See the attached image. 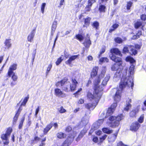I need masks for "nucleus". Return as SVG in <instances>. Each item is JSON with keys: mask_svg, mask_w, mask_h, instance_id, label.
I'll return each instance as SVG.
<instances>
[{"mask_svg": "<svg viewBox=\"0 0 146 146\" xmlns=\"http://www.w3.org/2000/svg\"><path fill=\"white\" fill-rule=\"evenodd\" d=\"M72 84L70 86V89L71 91H74L75 89L78 84L77 82L75 79H72Z\"/></svg>", "mask_w": 146, "mask_h": 146, "instance_id": "dca6fc26", "label": "nucleus"}, {"mask_svg": "<svg viewBox=\"0 0 146 146\" xmlns=\"http://www.w3.org/2000/svg\"><path fill=\"white\" fill-rule=\"evenodd\" d=\"M132 5V3L129 1L127 3V10H129L130 9Z\"/></svg>", "mask_w": 146, "mask_h": 146, "instance_id": "c03bdc74", "label": "nucleus"}, {"mask_svg": "<svg viewBox=\"0 0 146 146\" xmlns=\"http://www.w3.org/2000/svg\"><path fill=\"white\" fill-rule=\"evenodd\" d=\"M123 52L124 53L128 52V48L126 46L124 47L123 49Z\"/></svg>", "mask_w": 146, "mask_h": 146, "instance_id": "13d9d810", "label": "nucleus"}, {"mask_svg": "<svg viewBox=\"0 0 146 146\" xmlns=\"http://www.w3.org/2000/svg\"><path fill=\"white\" fill-rule=\"evenodd\" d=\"M29 97H26L23 100V102L21 103V106H25L28 101Z\"/></svg>", "mask_w": 146, "mask_h": 146, "instance_id": "a19ab883", "label": "nucleus"}, {"mask_svg": "<svg viewBox=\"0 0 146 146\" xmlns=\"http://www.w3.org/2000/svg\"><path fill=\"white\" fill-rule=\"evenodd\" d=\"M92 26L96 29H98L99 27V23L97 21H95L93 23Z\"/></svg>", "mask_w": 146, "mask_h": 146, "instance_id": "f704fd0d", "label": "nucleus"}, {"mask_svg": "<svg viewBox=\"0 0 146 146\" xmlns=\"http://www.w3.org/2000/svg\"><path fill=\"white\" fill-rule=\"evenodd\" d=\"M141 26V29L143 30V26L142 25V23L141 22H137L135 24V27L136 29H138Z\"/></svg>", "mask_w": 146, "mask_h": 146, "instance_id": "b1692460", "label": "nucleus"}, {"mask_svg": "<svg viewBox=\"0 0 146 146\" xmlns=\"http://www.w3.org/2000/svg\"><path fill=\"white\" fill-rule=\"evenodd\" d=\"M17 64L14 63L10 66L8 72V74L9 77H11V76L12 74L14 73L13 71L17 69Z\"/></svg>", "mask_w": 146, "mask_h": 146, "instance_id": "1a4fd4ad", "label": "nucleus"}, {"mask_svg": "<svg viewBox=\"0 0 146 146\" xmlns=\"http://www.w3.org/2000/svg\"><path fill=\"white\" fill-rule=\"evenodd\" d=\"M88 122V121L87 120L84 121L83 120H82L80 123L81 124H82L84 125H85Z\"/></svg>", "mask_w": 146, "mask_h": 146, "instance_id": "69168bd1", "label": "nucleus"}, {"mask_svg": "<svg viewBox=\"0 0 146 146\" xmlns=\"http://www.w3.org/2000/svg\"><path fill=\"white\" fill-rule=\"evenodd\" d=\"M125 60L127 62H129L131 63H133L135 62L134 59L130 56L127 57L125 59Z\"/></svg>", "mask_w": 146, "mask_h": 146, "instance_id": "393cba45", "label": "nucleus"}, {"mask_svg": "<svg viewBox=\"0 0 146 146\" xmlns=\"http://www.w3.org/2000/svg\"><path fill=\"white\" fill-rule=\"evenodd\" d=\"M46 6V3H42L41 6V11L42 14L44 13Z\"/></svg>", "mask_w": 146, "mask_h": 146, "instance_id": "2f4dec72", "label": "nucleus"}, {"mask_svg": "<svg viewBox=\"0 0 146 146\" xmlns=\"http://www.w3.org/2000/svg\"><path fill=\"white\" fill-rule=\"evenodd\" d=\"M134 67L135 65L133 64L131 65L129 70L130 75L133 74V73Z\"/></svg>", "mask_w": 146, "mask_h": 146, "instance_id": "c85d7f7f", "label": "nucleus"}, {"mask_svg": "<svg viewBox=\"0 0 146 146\" xmlns=\"http://www.w3.org/2000/svg\"><path fill=\"white\" fill-rule=\"evenodd\" d=\"M53 123H50L44 129L43 132L44 134L47 133V132L53 126Z\"/></svg>", "mask_w": 146, "mask_h": 146, "instance_id": "aec40b11", "label": "nucleus"}, {"mask_svg": "<svg viewBox=\"0 0 146 146\" xmlns=\"http://www.w3.org/2000/svg\"><path fill=\"white\" fill-rule=\"evenodd\" d=\"M40 110V107L39 106H38L37 108H36L35 110V115L36 117H37V115L39 111Z\"/></svg>", "mask_w": 146, "mask_h": 146, "instance_id": "6e6d98bb", "label": "nucleus"}, {"mask_svg": "<svg viewBox=\"0 0 146 146\" xmlns=\"http://www.w3.org/2000/svg\"><path fill=\"white\" fill-rule=\"evenodd\" d=\"M106 69L105 67H103L101 73L99 75L97 80H96L94 82L95 85L94 89L95 93L93 95L92 93L88 92L87 93L88 98L90 100H92L93 102H95L96 99L98 98V94H96V90H98V93L101 92L102 94V91L103 90V87L105 86L107 84L109 80L110 76V74H107L105 77L103 78L106 73Z\"/></svg>", "mask_w": 146, "mask_h": 146, "instance_id": "f257e3e1", "label": "nucleus"}, {"mask_svg": "<svg viewBox=\"0 0 146 146\" xmlns=\"http://www.w3.org/2000/svg\"><path fill=\"white\" fill-rule=\"evenodd\" d=\"M58 111L60 113H65L66 111V110L62 106L61 107L58 109Z\"/></svg>", "mask_w": 146, "mask_h": 146, "instance_id": "79ce46f5", "label": "nucleus"}, {"mask_svg": "<svg viewBox=\"0 0 146 146\" xmlns=\"http://www.w3.org/2000/svg\"><path fill=\"white\" fill-rule=\"evenodd\" d=\"M143 104L145 107H143L142 108V110L144 111L146 110V100L144 102Z\"/></svg>", "mask_w": 146, "mask_h": 146, "instance_id": "774afa93", "label": "nucleus"}, {"mask_svg": "<svg viewBox=\"0 0 146 146\" xmlns=\"http://www.w3.org/2000/svg\"><path fill=\"white\" fill-rule=\"evenodd\" d=\"M121 73V72H120V70H119V72H116L113 78V80L114 81L117 82L120 79Z\"/></svg>", "mask_w": 146, "mask_h": 146, "instance_id": "2eb2a0df", "label": "nucleus"}, {"mask_svg": "<svg viewBox=\"0 0 146 146\" xmlns=\"http://www.w3.org/2000/svg\"><path fill=\"white\" fill-rule=\"evenodd\" d=\"M117 104L116 103H113L111 106L110 108L113 110H114L115 109L117 106Z\"/></svg>", "mask_w": 146, "mask_h": 146, "instance_id": "864d4df0", "label": "nucleus"}, {"mask_svg": "<svg viewBox=\"0 0 146 146\" xmlns=\"http://www.w3.org/2000/svg\"><path fill=\"white\" fill-rule=\"evenodd\" d=\"M72 130V128L70 126H69L67 127L66 129V131L67 132H69L71 131Z\"/></svg>", "mask_w": 146, "mask_h": 146, "instance_id": "338daca9", "label": "nucleus"}, {"mask_svg": "<svg viewBox=\"0 0 146 146\" xmlns=\"http://www.w3.org/2000/svg\"><path fill=\"white\" fill-rule=\"evenodd\" d=\"M85 133L86 131L84 132V131H82L78 136V138H82Z\"/></svg>", "mask_w": 146, "mask_h": 146, "instance_id": "603ef678", "label": "nucleus"}, {"mask_svg": "<svg viewBox=\"0 0 146 146\" xmlns=\"http://www.w3.org/2000/svg\"><path fill=\"white\" fill-rule=\"evenodd\" d=\"M123 118V115L121 114L117 116H111L109 118V121L107 122L108 125L110 127L115 128L117 127L119 124V122Z\"/></svg>", "mask_w": 146, "mask_h": 146, "instance_id": "7ed1b4c3", "label": "nucleus"}, {"mask_svg": "<svg viewBox=\"0 0 146 146\" xmlns=\"http://www.w3.org/2000/svg\"><path fill=\"white\" fill-rule=\"evenodd\" d=\"M133 82V77L131 75L127 77L123 76L121 79L119 89L117 90L114 96V99L115 101L118 102L120 100L122 91L127 86L133 89L134 85Z\"/></svg>", "mask_w": 146, "mask_h": 146, "instance_id": "f03ea898", "label": "nucleus"}, {"mask_svg": "<svg viewBox=\"0 0 146 146\" xmlns=\"http://www.w3.org/2000/svg\"><path fill=\"white\" fill-rule=\"evenodd\" d=\"M141 18L142 20L145 21L146 20V15L144 14L142 15L141 16Z\"/></svg>", "mask_w": 146, "mask_h": 146, "instance_id": "bf43d9fd", "label": "nucleus"}, {"mask_svg": "<svg viewBox=\"0 0 146 146\" xmlns=\"http://www.w3.org/2000/svg\"><path fill=\"white\" fill-rule=\"evenodd\" d=\"M96 2V0H88V5L85 8V10L87 11H89L91 9V7L92 4Z\"/></svg>", "mask_w": 146, "mask_h": 146, "instance_id": "4468645a", "label": "nucleus"}, {"mask_svg": "<svg viewBox=\"0 0 146 146\" xmlns=\"http://www.w3.org/2000/svg\"><path fill=\"white\" fill-rule=\"evenodd\" d=\"M105 51V48L104 47L101 50L100 52V54L99 55V58H100L101 55Z\"/></svg>", "mask_w": 146, "mask_h": 146, "instance_id": "8fccbe9b", "label": "nucleus"}, {"mask_svg": "<svg viewBox=\"0 0 146 146\" xmlns=\"http://www.w3.org/2000/svg\"><path fill=\"white\" fill-rule=\"evenodd\" d=\"M63 56L62 55L58 59L57 61L56 62V65H58L62 61L64 60V58L63 57Z\"/></svg>", "mask_w": 146, "mask_h": 146, "instance_id": "c756f323", "label": "nucleus"}, {"mask_svg": "<svg viewBox=\"0 0 146 146\" xmlns=\"http://www.w3.org/2000/svg\"><path fill=\"white\" fill-rule=\"evenodd\" d=\"M2 141L4 145H8L9 143V140H2Z\"/></svg>", "mask_w": 146, "mask_h": 146, "instance_id": "680f3d73", "label": "nucleus"}, {"mask_svg": "<svg viewBox=\"0 0 146 146\" xmlns=\"http://www.w3.org/2000/svg\"><path fill=\"white\" fill-rule=\"evenodd\" d=\"M102 130L104 133L108 134H110L113 132L112 130H110L109 128H104L102 129Z\"/></svg>", "mask_w": 146, "mask_h": 146, "instance_id": "a878e982", "label": "nucleus"}, {"mask_svg": "<svg viewBox=\"0 0 146 146\" xmlns=\"http://www.w3.org/2000/svg\"><path fill=\"white\" fill-rule=\"evenodd\" d=\"M62 87V89L66 92L68 91L69 86L70 85V82L68 81L66 78L64 79L61 81L58 82L56 84V86L57 87H61L63 86Z\"/></svg>", "mask_w": 146, "mask_h": 146, "instance_id": "39448f33", "label": "nucleus"}, {"mask_svg": "<svg viewBox=\"0 0 146 146\" xmlns=\"http://www.w3.org/2000/svg\"><path fill=\"white\" fill-rule=\"evenodd\" d=\"M91 43V41L89 38L88 37V38L86 39L85 41L83 44L85 47L88 48L90 46Z\"/></svg>", "mask_w": 146, "mask_h": 146, "instance_id": "412c9836", "label": "nucleus"}, {"mask_svg": "<svg viewBox=\"0 0 146 146\" xmlns=\"http://www.w3.org/2000/svg\"><path fill=\"white\" fill-rule=\"evenodd\" d=\"M113 111L110 107L109 108L108 111H107V113H112L113 111Z\"/></svg>", "mask_w": 146, "mask_h": 146, "instance_id": "e2e57ef3", "label": "nucleus"}, {"mask_svg": "<svg viewBox=\"0 0 146 146\" xmlns=\"http://www.w3.org/2000/svg\"><path fill=\"white\" fill-rule=\"evenodd\" d=\"M79 55H76L71 56L69 58L68 60L65 62L66 64H71L72 62L76 59Z\"/></svg>", "mask_w": 146, "mask_h": 146, "instance_id": "f3484780", "label": "nucleus"}, {"mask_svg": "<svg viewBox=\"0 0 146 146\" xmlns=\"http://www.w3.org/2000/svg\"><path fill=\"white\" fill-rule=\"evenodd\" d=\"M131 105L130 104H127L126 106L124 108V110L128 111L130 108H131Z\"/></svg>", "mask_w": 146, "mask_h": 146, "instance_id": "ea45409f", "label": "nucleus"}, {"mask_svg": "<svg viewBox=\"0 0 146 146\" xmlns=\"http://www.w3.org/2000/svg\"><path fill=\"white\" fill-rule=\"evenodd\" d=\"M24 120V118L23 117L21 119L19 125V129H20L21 128V127L23 126V122Z\"/></svg>", "mask_w": 146, "mask_h": 146, "instance_id": "de8ad7c7", "label": "nucleus"}, {"mask_svg": "<svg viewBox=\"0 0 146 146\" xmlns=\"http://www.w3.org/2000/svg\"><path fill=\"white\" fill-rule=\"evenodd\" d=\"M104 121V119H99L97 121V125L99 126L103 123Z\"/></svg>", "mask_w": 146, "mask_h": 146, "instance_id": "49530a36", "label": "nucleus"}, {"mask_svg": "<svg viewBox=\"0 0 146 146\" xmlns=\"http://www.w3.org/2000/svg\"><path fill=\"white\" fill-rule=\"evenodd\" d=\"M4 44L7 48L8 49L11 46V40L10 39H6L4 42Z\"/></svg>", "mask_w": 146, "mask_h": 146, "instance_id": "5701e85b", "label": "nucleus"}, {"mask_svg": "<svg viewBox=\"0 0 146 146\" xmlns=\"http://www.w3.org/2000/svg\"><path fill=\"white\" fill-rule=\"evenodd\" d=\"M52 65L51 64H50L48 65V66L47 68L46 71V75H48L49 72L52 68Z\"/></svg>", "mask_w": 146, "mask_h": 146, "instance_id": "e433bc0d", "label": "nucleus"}, {"mask_svg": "<svg viewBox=\"0 0 146 146\" xmlns=\"http://www.w3.org/2000/svg\"><path fill=\"white\" fill-rule=\"evenodd\" d=\"M76 38L80 41L83 40L84 37L82 35L78 34L76 36Z\"/></svg>", "mask_w": 146, "mask_h": 146, "instance_id": "58836bf2", "label": "nucleus"}, {"mask_svg": "<svg viewBox=\"0 0 146 146\" xmlns=\"http://www.w3.org/2000/svg\"><path fill=\"white\" fill-rule=\"evenodd\" d=\"M119 26V25L117 23H115L113 24L112 27V28L109 30L110 32H111L114 31L115 29H116Z\"/></svg>", "mask_w": 146, "mask_h": 146, "instance_id": "cd10ccee", "label": "nucleus"}, {"mask_svg": "<svg viewBox=\"0 0 146 146\" xmlns=\"http://www.w3.org/2000/svg\"><path fill=\"white\" fill-rule=\"evenodd\" d=\"M65 134L62 132L58 133L57 134V137L60 139H62L64 138Z\"/></svg>", "mask_w": 146, "mask_h": 146, "instance_id": "c9c22d12", "label": "nucleus"}, {"mask_svg": "<svg viewBox=\"0 0 146 146\" xmlns=\"http://www.w3.org/2000/svg\"><path fill=\"white\" fill-rule=\"evenodd\" d=\"M98 91L97 90H96V94H98V98L96 99L95 102H93L92 104L91 103H89L87 104L86 105V107L87 109L93 110L94 108L98 104L99 102V100L102 96V93L100 92L98 93Z\"/></svg>", "mask_w": 146, "mask_h": 146, "instance_id": "423d86ee", "label": "nucleus"}, {"mask_svg": "<svg viewBox=\"0 0 146 146\" xmlns=\"http://www.w3.org/2000/svg\"><path fill=\"white\" fill-rule=\"evenodd\" d=\"M91 18L90 17H87L84 20V27H87L88 26L90 25V21Z\"/></svg>", "mask_w": 146, "mask_h": 146, "instance_id": "4be33fe9", "label": "nucleus"}, {"mask_svg": "<svg viewBox=\"0 0 146 146\" xmlns=\"http://www.w3.org/2000/svg\"><path fill=\"white\" fill-rule=\"evenodd\" d=\"M136 114V113H135V111L133 110L130 112V115L131 117H133L135 116Z\"/></svg>", "mask_w": 146, "mask_h": 146, "instance_id": "5fc2aeb1", "label": "nucleus"}, {"mask_svg": "<svg viewBox=\"0 0 146 146\" xmlns=\"http://www.w3.org/2000/svg\"><path fill=\"white\" fill-rule=\"evenodd\" d=\"M98 70V67H95L93 68L91 73V76L92 77H94L97 75Z\"/></svg>", "mask_w": 146, "mask_h": 146, "instance_id": "a211bd4d", "label": "nucleus"}, {"mask_svg": "<svg viewBox=\"0 0 146 146\" xmlns=\"http://www.w3.org/2000/svg\"><path fill=\"white\" fill-rule=\"evenodd\" d=\"M65 3L64 0H60L59 2V4L58 7L59 8H61L62 5L65 4Z\"/></svg>", "mask_w": 146, "mask_h": 146, "instance_id": "a18cd8bd", "label": "nucleus"}, {"mask_svg": "<svg viewBox=\"0 0 146 146\" xmlns=\"http://www.w3.org/2000/svg\"><path fill=\"white\" fill-rule=\"evenodd\" d=\"M108 59L105 57H103L101 58L100 59L99 63L100 64L101 63H102L103 62H108Z\"/></svg>", "mask_w": 146, "mask_h": 146, "instance_id": "473e14b6", "label": "nucleus"}, {"mask_svg": "<svg viewBox=\"0 0 146 146\" xmlns=\"http://www.w3.org/2000/svg\"><path fill=\"white\" fill-rule=\"evenodd\" d=\"M144 118V115L142 114L141 115L138 120V122L140 123H142L143 121Z\"/></svg>", "mask_w": 146, "mask_h": 146, "instance_id": "7c9ffc66", "label": "nucleus"}, {"mask_svg": "<svg viewBox=\"0 0 146 146\" xmlns=\"http://www.w3.org/2000/svg\"><path fill=\"white\" fill-rule=\"evenodd\" d=\"M22 106H21L20 105V106L19 107V109L18 110L17 112V113L18 114H19H19L21 112V111L22 110L23 108L22 107Z\"/></svg>", "mask_w": 146, "mask_h": 146, "instance_id": "0e129e2a", "label": "nucleus"}, {"mask_svg": "<svg viewBox=\"0 0 146 146\" xmlns=\"http://www.w3.org/2000/svg\"><path fill=\"white\" fill-rule=\"evenodd\" d=\"M107 136V135H104L102 137H100V142H102V141L106 139Z\"/></svg>", "mask_w": 146, "mask_h": 146, "instance_id": "09e8293b", "label": "nucleus"}, {"mask_svg": "<svg viewBox=\"0 0 146 146\" xmlns=\"http://www.w3.org/2000/svg\"><path fill=\"white\" fill-rule=\"evenodd\" d=\"M75 137L74 135H72L70 137H68L66 139L63 143L62 146H69L70 142L73 140Z\"/></svg>", "mask_w": 146, "mask_h": 146, "instance_id": "ddd939ff", "label": "nucleus"}, {"mask_svg": "<svg viewBox=\"0 0 146 146\" xmlns=\"http://www.w3.org/2000/svg\"><path fill=\"white\" fill-rule=\"evenodd\" d=\"M140 109V106H138L134 110H133L136 113H138L139 111V109Z\"/></svg>", "mask_w": 146, "mask_h": 146, "instance_id": "052dcab7", "label": "nucleus"}, {"mask_svg": "<svg viewBox=\"0 0 146 146\" xmlns=\"http://www.w3.org/2000/svg\"><path fill=\"white\" fill-rule=\"evenodd\" d=\"M85 133L86 131L84 132V131H82L78 136V138H82Z\"/></svg>", "mask_w": 146, "mask_h": 146, "instance_id": "3c124183", "label": "nucleus"}, {"mask_svg": "<svg viewBox=\"0 0 146 146\" xmlns=\"http://www.w3.org/2000/svg\"><path fill=\"white\" fill-rule=\"evenodd\" d=\"M111 54L110 55V57L111 59L115 62H119L121 61V58L118 57L114 55L115 54L116 55L121 56L122 54L121 52L117 48H112L110 50Z\"/></svg>", "mask_w": 146, "mask_h": 146, "instance_id": "20e7f679", "label": "nucleus"}, {"mask_svg": "<svg viewBox=\"0 0 146 146\" xmlns=\"http://www.w3.org/2000/svg\"><path fill=\"white\" fill-rule=\"evenodd\" d=\"M114 40L116 42L119 44H120L122 42V40L119 37L115 38Z\"/></svg>", "mask_w": 146, "mask_h": 146, "instance_id": "4c0bfd02", "label": "nucleus"}, {"mask_svg": "<svg viewBox=\"0 0 146 146\" xmlns=\"http://www.w3.org/2000/svg\"><path fill=\"white\" fill-rule=\"evenodd\" d=\"M106 7L104 5H101L99 7V10L100 12H105Z\"/></svg>", "mask_w": 146, "mask_h": 146, "instance_id": "72a5a7b5", "label": "nucleus"}, {"mask_svg": "<svg viewBox=\"0 0 146 146\" xmlns=\"http://www.w3.org/2000/svg\"><path fill=\"white\" fill-rule=\"evenodd\" d=\"M57 25V21H54L52 25L51 29V35H53L55 31Z\"/></svg>", "mask_w": 146, "mask_h": 146, "instance_id": "6ab92c4d", "label": "nucleus"}, {"mask_svg": "<svg viewBox=\"0 0 146 146\" xmlns=\"http://www.w3.org/2000/svg\"><path fill=\"white\" fill-rule=\"evenodd\" d=\"M36 30V28H34L32 30L30 33L29 34L27 39L28 41L31 42L33 41L35 35Z\"/></svg>", "mask_w": 146, "mask_h": 146, "instance_id": "9b49d317", "label": "nucleus"}, {"mask_svg": "<svg viewBox=\"0 0 146 146\" xmlns=\"http://www.w3.org/2000/svg\"><path fill=\"white\" fill-rule=\"evenodd\" d=\"M55 95L57 96L63 98L66 96V95L63 93L60 89L57 88L54 90Z\"/></svg>", "mask_w": 146, "mask_h": 146, "instance_id": "9d476101", "label": "nucleus"}, {"mask_svg": "<svg viewBox=\"0 0 146 146\" xmlns=\"http://www.w3.org/2000/svg\"><path fill=\"white\" fill-rule=\"evenodd\" d=\"M130 53H131V54L135 55L137 53V51L134 49L133 46H130Z\"/></svg>", "mask_w": 146, "mask_h": 146, "instance_id": "bb28decb", "label": "nucleus"}, {"mask_svg": "<svg viewBox=\"0 0 146 146\" xmlns=\"http://www.w3.org/2000/svg\"><path fill=\"white\" fill-rule=\"evenodd\" d=\"M12 128L11 127L7 129L6 133L2 135L1 138L2 140H9V138L12 132Z\"/></svg>", "mask_w": 146, "mask_h": 146, "instance_id": "0eeeda50", "label": "nucleus"}, {"mask_svg": "<svg viewBox=\"0 0 146 146\" xmlns=\"http://www.w3.org/2000/svg\"><path fill=\"white\" fill-rule=\"evenodd\" d=\"M117 63H115L113 64L111 67V69L112 70H117V72H119L120 70L121 72V68H120L122 64V60L119 62H116Z\"/></svg>", "mask_w": 146, "mask_h": 146, "instance_id": "6e6552de", "label": "nucleus"}, {"mask_svg": "<svg viewBox=\"0 0 146 146\" xmlns=\"http://www.w3.org/2000/svg\"><path fill=\"white\" fill-rule=\"evenodd\" d=\"M19 115V114H18L17 113H16V114L15 116L13 118V121L14 122H15V123L17 121V120L18 117Z\"/></svg>", "mask_w": 146, "mask_h": 146, "instance_id": "4d7b16f0", "label": "nucleus"}, {"mask_svg": "<svg viewBox=\"0 0 146 146\" xmlns=\"http://www.w3.org/2000/svg\"><path fill=\"white\" fill-rule=\"evenodd\" d=\"M12 79L14 81H16L18 78L17 76L15 74V73H14L12 74Z\"/></svg>", "mask_w": 146, "mask_h": 146, "instance_id": "37998d69", "label": "nucleus"}, {"mask_svg": "<svg viewBox=\"0 0 146 146\" xmlns=\"http://www.w3.org/2000/svg\"><path fill=\"white\" fill-rule=\"evenodd\" d=\"M140 126V125L137 122L133 123L131 125L130 129L131 130L136 131Z\"/></svg>", "mask_w": 146, "mask_h": 146, "instance_id": "f8f14e48", "label": "nucleus"}]
</instances>
